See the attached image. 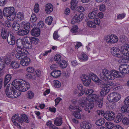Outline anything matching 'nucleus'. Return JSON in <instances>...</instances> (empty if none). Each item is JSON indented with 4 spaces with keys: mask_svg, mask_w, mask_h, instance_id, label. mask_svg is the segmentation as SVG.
<instances>
[{
    "mask_svg": "<svg viewBox=\"0 0 129 129\" xmlns=\"http://www.w3.org/2000/svg\"><path fill=\"white\" fill-rule=\"evenodd\" d=\"M27 95L28 98L31 99L34 97V93L32 91H29L28 92Z\"/></svg>",
    "mask_w": 129,
    "mask_h": 129,
    "instance_id": "nucleus-52",
    "label": "nucleus"
},
{
    "mask_svg": "<svg viewBox=\"0 0 129 129\" xmlns=\"http://www.w3.org/2000/svg\"><path fill=\"white\" fill-rule=\"evenodd\" d=\"M16 17L21 20H23L24 18V15L21 12H19L17 14Z\"/></svg>",
    "mask_w": 129,
    "mask_h": 129,
    "instance_id": "nucleus-49",
    "label": "nucleus"
},
{
    "mask_svg": "<svg viewBox=\"0 0 129 129\" xmlns=\"http://www.w3.org/2000/svg\"><path fill=\"white\" fill-rule=\"evenodd\" d=\"M87 25L90 27L94 28L96 27L95 24L94 22L90 21H89L87 23Z\"/></svg>",
    "mask_w": 129,
    "mask_h": 129,
    "instance_id": "nucleus-48",
    "label": "nucleus"
},
{
    "mask_svg": "<svg viewBox=\"0 0 129 129\" xmlns=\"http://www.w3.org/2000/svg\"><path fill=\"white\" fill-rule=\"evenodd\" d=\"M77 10L80 12H83L85 11L84 8L81 6H79L77 7Z\"/></svg>",
    "mask_w": 129,
    "mask_h": 129,
    "instance_id": "nucleus-60",
    "label": "nucleus"
},
{
    "mask_svg": "<svg viewBox=\"0 0 129 129\" xmlns=\"http://www.w3.org/2000/svg\"><path fill=\"white\" fill-rule=\"evenodd\" d=\"M35 12L37 13L39 11V6L37 4H35V7L34 9Z\"/></svg>",
    "mask_w": 129,
    "mask_h": 129,
    "instance_id": "nucleus-61",
    "label": "nucleus"
},
{
    "mask_svg": "<svg viewBox=\"0 0 129 129\" xmlns=\"http://www.w3.org/2000/svg\"><path fill=\"white\" fill-rule=\"evenodd\" d=\"M5 25L6 26L10 27L11 26L12 23L10 21L6 20L5 22Z\"/></svg>",
    "mask_w": 129,
    "mask_h": 129,
    "instance_id": "nucleus-57",
    "label": "nucleus"
},
{
    "mask_svg": "<svg viewBox=\"0 0 129 129\" xmlns=\"http://www.w3.org/2000/svg\"><path fill=\"white\" fill-rule=\"evenodd\" d=\"M69 108L70 109H72L76 110L74 111L73 114L75 117L79 119L81 118V115L79 112L81 111V110L80 107L77 106H73L71 105L70 106Z\"/></svg>",
    "mask_w": 129,
    "mask_h": 129,
    "instance_id": "nucleus-9",
    "label": "nucleus"
},
{
    "mask_svg": "<svg viewBox=\"0 0 129 129\" xmlns=\"http://www.w3.org/2000/svg\"><path fill=\"white\" fill-rule=\"evenodd\" d=\"M10 67L12 69H17L20 67V64L18 61L13 60L11 62Z\"/></svg>",
    "mask_w": 129,
    "mask_h": 129,
    "instance_id": "nucleus-21",
    "label": "nucleus"
},
{
    "mask_svg": "<svg viewBox=\"0 0 129 129\" xmlns=\"http://www.w3.org/2000/svg\"><path fill=\"white\" fill-rule=\"evenodd\" d=\"M78 58L82 61H86L88 59L87 55L85 54L81 53L78 54Z\"/></svg>",
    "mask_w": 129,
    "mask_h": 129,
    "instance_id": "nucleus-28",
    "label": "nucleus"
},
{
    "mask_svg": "<svg viewBox=\"0 0 129 129\" xmlns=\"http://www.w3.org/2000/svg\"><path fill=\"white\" fill-rule=\"evenodd\" d=\"M40 31L39 28H35L32 29L30 31L31 35L35 37L39 36L40 34Z\"/></svg>",
    "mask_w": 129,
    "mask_h": 129,
    "instance_id": "nucleus-19",
    "label": "nucleus"
},
{
    "mask_svg": "<svg viewBox=\"0 0 129 129\" xmlns=\"http://www.w3.org/2000/svg\"><path fill=\"white\" fill-rule=\"evenodd\" d=\"M10 41L7 40L8 44L12 46L14 45L15 43V37L14 35L13 34H10Z\"/></svg>",
    "mask_w": 129,
    "mask_h": 129,
    "instance_id": "nucleus-29",
    "label": "nucleus"
},
{
    "mask_svg": "<svg viewBox=\"0 0 129 129\" xmlns=\"http://www.w3.org/2000/svg\"><path fill=\"white\" fill-rule=\"evenodd\" d=\"M105 81H106V82L105 83V85L107 86V87L112 86L113 84V83L111 81H108V80H105Z\"/></svg>",
    "mask_w": 129,
    "mask_h": 129,
    "instance_id": "nucleus-54",
    "label": "nucleus"
},
{
    "mask_svg": "<svg viewBox=\"0 0 129 129\" xmlns=\"http://www.w3.org/2000/svg\"><path fill=\"white\" fill-rule=\"evenodd\" d=\"M99 96L95 94H89L86 98V100L89 102H94L99 100Z\"/></svg>",
    "mask_w": 129,
    "mask_h": 129,
    "instance_id": "nucleus-12",
    "label": "nucleus"
},
{
    "mask_svg": "<svg viewBox=\"0 0 129 129\" xmlns=\"http://www.w3.org/2000/svg\"><path fill=\"white\" fill-rule=\"evenodd\" d=\"M98 106L99 108H102L103 106V100L102 99H100L99 101L97 103Z\"/></svg>",
    "mask_w": 129,
    "mask_h": 129,
    "instance_id": "nucleus-59",
    "label": "nucleus"
},
{
    "mask_svg": "<svg viewBox=\"0 0 129 129\" xmlns=\"http://www.w3.org/2000/svg\"><path fill=\"white\" fill-rule=\"evenodd\" d=\"M26 70L28 72L30 73H33L34 71L33 68L31 67H28L27 68Z\"/></svg>",
    "mask_w": 129,
    "mask_h": 129,
    "instance_id": "nucleus-63",
    "label": "nucleus"
},
{
    "mask_svg": "<svg viewBox=\"0 0 129 129\" xmlns=\"http://www.w3.org/2000/svg\"><path fill=\"white\" fill-rule=\"evenodd\" d=\"M26 37L23 38L22 39L19 38L16 41V44L17 46V48H23V45L24 42L27 41Z\"/></svg>",
    "mask_w": 129,
    "mask_h": 129,
    "instance_id": "nucleus-15",
    "label": "nucleus"
},
{
    "mask_svg": "<svg viewBox=\"0 0 129 129\" xmlns=\"http://www.w3.org/2000/svg\"><path fill=\"white\" fill-rule=\"evenodd\" d=\"M93 92V90L92 89H87L85 92V94L86 95H88V94H91Z\"/></svg>",
    "mask_w": 129,
    "mask_h": 129,
    "instance_id": "nucleus-56",
    "label": "nucleus"
},
{
    "mask_svg": "<svg viewBox=\"0 0 129 129\" xmlns=\"http://www.w3.org/2000/svg\"><path fill=\"white\" fill-rule=\"evenodd\" d=\"M119 70L122 74L129 73V65L123 64L119 66Z\"/></svg>",
    "mask_w": 129,
    "mask_h": 129,
    "instance_id": "nucleus-10",
    "label": "nucleus"
},
{
    "mask_svg": "<svg viewBox=\"0 0 129 129\" xmlns=\"http://www.w3.org/2000/svg\"><path fill=\"white\" fill-rule=\"evenodd\" d=\"M26 38L27 40L26 41L24 42L23 45V47L29 49H31L32 46V45L30 42V38L28 37H26Z\"/></svg>",
    "mask_w": 129,
    "mask_h": 129,
    "instance_id": "nucleus-16",
    "label": "nucleus"
},
{
    "mask_svg": "<svg viewBox=\"0 0 129 129\" xmlns=\"http://www.w3.org/2000/svg\"><path fill=\"white\" fill-rule=\"evenodd\" d=\"M111 52L114 56L121 58L122 59H124L125 58L123 55L129 57V45L126 44L124 46H122L120 49L118 47H113L111 49Z\"/></svg>",
    "mask_w": 129,
    "mask_h": 129,
    "instance_id": "nucleus-2",
    "label": "nucleus"
},
{
    "mask_svg": "<svg viewBox=\"0 0 129 129\" xmlns=\"http://www.w3.org/2000/svg\"><path fill=\"white\" fill-rule=\"evenodd\" d=\"M110 89L106 87H104L101 89L100 92V95L101 96H105L109 91Z\"/></svg>",
    "mask_w": 129,
    "mask_h": 129,
    "instance_id": "nucleus-26",
    "label": "nucleus"
},
{
    "mask_svg": "<svg viewBox=\"0 0 129 129\" xmlns=\"http://www.w3.org/2000/svg\"><path fill=\"white\" fill-rule=\"evenodd\" d=\"M120 42L123 44H124V46L126 44H126L127 42L128 39L126 37L124 36L121 35L120 37ZM128 45H129L128 44Z\"/></svg>",
    "mask_w": 129,
    "mask_h": 129,
    "instance_id": "nucleus-32",
    "label": "nucleus"
},
{
    "mask_svg": "<svg viewBox=\"0 0 129 129\" xmlns=\"http://www.w3.org/2000/svg\"><path fill=\"white\" fill-rule=\"evenodd\" d=\"M60 67L62 69L66 68L67 65V63L66 61L64 60H62L59 63H58Z\"/></svg>",
    "mask_w": 129,
    "mask_h": 129,
    "instance_id": "nucleus-38",
    "label": "nucleus"
},
{
    "mask_svg": "<svg viewBox=\"0 0 129 129\" xmlns=\"http://www.w3.org/2000/svg\"><path fill=\"white\" fill-rule=\"evenodd\" d=\"M89 75L92 80L97 83H98L99 82V81L100 80L95 74L92 73H90Z\"/></svg>",
    "mask_w": 129,
    "mask_h": 129,
    "instance_id": "nucleus-34",
    "label": "nucleus"
},
{
    "mask_svg": "<svg viewBox=\"0 0 129 129\" xmlns=\"http://www.w3.org/2000/svg\"><path fill=\"white\" fill-rule=\"evenodd\" d=\"M54 60L57 63H59L62 60H61V56L59 54H56L54 57Z\"/></svg>",
    "mask_w": 129,
    "mask_h": 129,
    "instance_id": "nucleus-43",
    "label": "nucleus"
},
{
    "mask_svg": "<svg viewBox=\"0 0 129 129\" xmlns=\"http://www.w3.org/2000/svg\"><path fill=\"white\" fill-rule=\"evenodd\" d=\"M53 36L54 39L55 40H56L59 37V36L58 35V32L56 31H55L54 32Z\"/></svg>",
    "mask_w": 129,
    "mask_h": 129,
    "instance_id": "nucleus-58",
    "label": "nucleus"
},
{
    "mask_svg": "<svg viewBox=\"0 0 129 129\" xmlns=\"http://www.w3.org/2000/svg\"><path fill=\"white\" fill-rule=\"evenodd\" d=\"M15 17V12L9 15V16L7 17H7L8 20L10 21L13 20Z\"/></svg>",
    "mask_w": 129,
    "mask_h": 129,
    "instance_id": "nucleus-44",
    "label": "nucleus"
},
{
    "mask_svg": "<svg viewBox=\"0 0 129 129\" xmlns=\"http://www.w3.org/2000/svg\"><path fill=\"white\" fill-rule=\"evenodd\" d=\"M16 51L17 53L15 54L16 57L19 59L24 58L28 52V51L24 48H17Z\"/></svg>",
    "mask_w": 129,
    "mask_h": 129,
    "instance_id": "nucleus-4",
    "label": "nucleus"
},
{
    "mask_svg": "<svg viewBox=\"0 0 129 129\" xmlns=\"http://www.w3.org/2000/svg\"><path fill=\"white\" fill-rule=\"evenodd\" d=\"M21 24L22 26V27H23L24 30H28V31L29 32L30 26V24L29 22L23 21L21 23Z\"/></svg>",
    "mask_w": 129,
    "mask_h": 129,
    "instance_id": "nucleus-27",
    "label": "nucleus"
},
{
    "mask_svg": "<svg viewBox=\"0 0 129 129\" xmlns=\"http://www.w3.org/2000/svg\"><path fill=\"white\" fill-rule=\"evenodd\" d=\"M12 27L15 31L18 30L20 28V25L17 21H14L12 25Z\"/></svg>",
    "mask_w": 129,
    "mask_h": 129,
    "instance_id": "nucleus-35",
    "label": "nucleus"
},
{
    "mask_svg": "<svg viewBox=\"0 0 129 129\" xmlns=\"http://www.w3.org/2000/svg\"><path fill=\"white\" fill-rule=\"evenodd\" d=\"M30 39L31 40L30 42L32 44L33 43L36 44H38L39 41V39L34 37L30 38Z\"/></svg>",
    "mask_w": 129,
    "mask_h": 129,
    "instance_id": "nucleus-46",
    "label": "nucleus"
},
{
    "mask_svg": "<svg viewBox=\"0 0 129 129\" xmlns=\"http://www.w3.org/2000/svg\"><path fill=\"white\" fill-rule=\"evenodd\" d=\"M105 126L109 129H111L114 126L113 124L109 122H106L105 124Z\"/></svg>",
    "mask_w": 129,
    "mask_h": 129,
    "instance_id": "nucleus-47",
    "label": "nucleus"
},
{
    "mask_svg": "<svg viewBox=\"0 0 129 129\" xmlns=\"http://www.w3.org/2000/svg\"><path fill=\"white\" fill-rule=\"evenodd\" d=\"M62 123V118L60 116L56 118L54 120V124L57 126H60Z\"/></svg>",
    "mask_w": 129,
    "mask_h": 129,
    "instance_id": "nucleus-25",
    "label": "nucleus"
},
{
    "mask_svg": "<svg viewBox=\"0 0 129 129\" xmlns=\"http://www.w3.org/2000/svg\"><path fill=\"white\" fill-rule=\"evenodd\" d=\"M100 75L101 78L104 80L108 79L112 80V78L110 75V72L106 69L103 70Z\"/></svg>",
    "mask_w": 129,
    "mask_h": 129,
    "instance_id": "nucleus-6",
    "label": "nucleus"
},
{
    "mask_svg": "<svg viewBox=\"0 0 129 129\" xmlns=\"http://www.w3.org/2000/svg\"><path fill=\"white\" fill-rule=\"evenodd\" d=\"M78 26L77 25H75L73 27L71 30V31L74 35L81 34L82 32H79L78 31Z\"/></svg>",
    "mask_w": 129,
    "mask_h": 129,
    "instance_id": "nucleus-36",
    "label": "nucleus"
},
{
    "mask_svg": "<svg viewBox=\"0 0 129 129\" xmlns=\"http://www.w3.org/2000/svg\"><path fill=\"white\" fill-rule=\"evenodd\" d=\"M94 107V103H89L88 107L86 106L84 108L85 111H87L89 113L90 112V110H92Z\"/></svg>",
    "mask_w": 129,
    "mask_h": 129,
    "instance_id": "nucleus-33",
    "label": "nucleus"
},
{
    "mask_svg": "<svg viewBox=\"0 0 129 129\" xmlns=\"http://www.w3.org/2000/svg\"><path fill=\"white\" fill-rule=\"evenodd\" d=\"M20 116L21 117H19L18 114H17L12 116L11 119L14 124L20 128H21V127L19 123H21L22 124L23 121L27 123L29 122L28 119L26 115L22 114H21Z\"/></svg>",
    "mask_w": 129,
    "mask_h": 129,
    "instance_id": "nucleus-3",
    "label": "nucleus"
},
{
    "mask_svg": "<svg viewBox=\"0 0 129 129\" xmlns=\"http://www.w3.org/2000/svg\"><path fill=\"white\" fill-rule=\"evenodd\" d=\"M110 75H111L112 80L113 79L114 77L116 78H120L122 77V74L120 72H118L115 70L112 71V72L110 73Z\"/></svg>",
    "mask_w": 129,
    "mask_h": 129,
    "instance_id": "nucleus-17",
    "label": "nucleus"
},
{
    "mask_svg": "<svg viewBox=\"0 0 129 129\" xmlns=\"http://www.w3.org/2000/svg\"><path fill=\"white\" fill-rule=\"evenodd\" d=\"M12 78V76L10 74H8L5 77V80H7L8 81H10Z\"/></svg>",
    "mask_w": 129,
    "mask_h": 129,
    "instance_id": "nucleus-64",
    "label": "nucleus"
},
{
    "mask_svg": "<svg viewBox=\"0 0 129 129\" xmlns=\"http://www.w3.org/2000/svg\"><path fill=\"white\" fill-rule=\"evenodd\" d=\"M1 58H0V71L2 70L5 67L4 62H3L2 59L1 60Z\"/></svg>",
    "mask_w": 129,
    "mask_h": 129,
    "instance_id": "nucleus-55",
    "label": "nucleus"
},
{
    "mask_svg": "<svg viewBox=\"0 0 129 129\" xmlns=\"http://www.w3.org/2000/svg\"><path fill=\"white\" fill-rule=\"evenodd\" d=\"M94 22L95 25L96 24L98 25H99L100 23V19L98 18H95L94 20Z\"/></svg>",
    "mask_w": 129,
    "mask_h": 129,
    "instance_id": "nucleus-62",
    "label": "nucleus"
},
{
    "mask_svg": "<svg viewBox=\"0 0 129 129\" xmlns=\"http://www.w3.org/2000/svg\"><path fill=\"white\" fill-rule=\"evenodd\" d=\"M61 74V72L59 70H55L52 72L51 73V75L53 77L56 78L59 77Z\"/></svg>",
    "mask_w": 129,
    "mask_h": 129,
    "instance_id": "nucleus-31",
    "label": "nucleus"
},
{
    "mask_svg": "<svg viewBox=\"0 0 129 129\" xmlns=\"http://www.w3.org/2000/svg\"><path fill=\"white\" fill-rule=\"evenodd\" d=\"M105 122V119L104 118H102L96 121L95 124L97 125L102 126L104 124Z\"/></svg>",
    "mask_w": 129,
    "mask_h": 129,
    "instance_id": "nucleus-37",
    "label": "nucleus"
},
{
    "mask_svg": "<svg viewBox=\"0 0 129 129\" xmlns=\"http://www.w3.org/2000/svg\"><path fill=\"white\" fill-rule=\"evenodd\" d=\"M53 83L54 87L57 88H58L60 87L61 83L58 80H54L53 81Z\"/></svg>",
    "mask_w": 129,
    "mask_h": 129,
    "instance_id": "nucleus-50",
    "label": "nucleus"
},
{
    "mask_svg": "<svg viewBox=\"0 0 129 129\" xmlns=\"http://www.w3.org/2000/svg\"><path fill=\"white\" fill-rule=\"evenodd\" d=\"M30 62V59L29 58L26 57L24 59H21L20 61L21 65L23 66H28Z\"/></svg>",
    "mask_w": 129,
    "mask_h": 129,
    "instance_id": "nucleus-22",
    "label": "nucleus"
},
{
    "mask_svg": "<svg viewBox=\"0 0 129 129\" xmlns=\"http://www.w3.org/2000/svg\"><path fill=\"white\" fill-rule=\"evenodd\" d=\"M53 19L51 16L48 17L45 19L46 22L48 23L49 25H50L52 22Z\"/></svg>",
    "mask_w": 129,
    "mask_h": 129,
    "instance_id": "nucleus-45",
    "label": "nucleus"
},
{
    "mask_svg": "<svg viewBox=\"0 0 129 129\" xmlns=\"http://www.w3.org/2000/svg\"><path fill=\"white\" fill-rule=\"evenodd\" d=\"M29 31L24 29H20L17 32V35L20 36H22L28 34Z\"/></svg>",
    "mask_w": 129,
    "mask_h": 129,
    "instance_id": "nucleus-30",
    "label": "nucleus"
},
{
    "mask_svg": "<svg viewBox=\"0 0 129 129\" xmlns=\"http://www.w3.org/2000/svg\"><path fill=\"white\" fill-rule=\"evenodd\" d=\"M45 8V11L47 14H49L53 11V7L51 4L48 3L46 4Z\"/></svg>",
    "mask_w": 129,
    "mask_h": 129,
    "instance_id": "nucleus-20",
    "label": "nucleus"
},
{
    "mask_svg": "<svg viewBox=\"0 0 129 129\" xmlns=\"http://www.w3.org/2000/svg\"><path fill=\"white\" fill-rule=\"evenodd\" d=\"M122 122L124 125H127L129 123V119L126 117H124L122 120Z\"/></svg>",
    "mask_w": 129,
    "mask_h": 129,
    "instance_id": "nucleus-51",
    "label": "nucleus"
},
{
    "mask_svg": "<svg viewBox=\"0 0 129 129\" xmlns=\"http://www.w3.org/2000/svg\"><path fill=\"white\" fill-rule=\"evenodd\" d=\"M86 99L84 100L79 102V105L80 106L83 108L85 107L88 104V102Z\"/></svg>",
    "mask_w": 129,
    "mask_h": 129,
    "instance_id": "nucleus-42",
    "label": "nucleus"
},
{
    "mask_svg": "<svg viewBox=\"0 0 129 129\" xmlns=\"http://www.w3.org/2000/svg\"><path fill=\"white\" fill-rule=\"evenodd\" d=\"M105 40L107 43L113 44L116 43L118 41V38L116 36L112 35L105 36Z\"/></svg>",
    "mask_w": 129,
    "mask_h": 129,
    "instance_id": "nucleus-8",
    "label": "nucleus"
},
{
    "mask_svg": "<svg viewBox=\"0 0 129 129\" xmlns=\"http://www.w3.org/2000/svg\"><path fill=\"white\" fill-rule=\"evenodd\" d=\"M77 1L76 0H72L71 3V9L73 10H75L76 8Z\"/></svg>",
    "mask_w": 129,
    "mask_h": 129,
    "instance_id": "nucleus-39",
    "label": "nucleus"
},
{
    "mask_svg": "<svg viewBox=\"0 0 129 129\" xmlns=\"http://www.w3.org/2000/svg\"><path fill=\"white\" fill-rule=\"evenodd\" d=\"M37 19L38 18L36 15L35 14H33L30 18L31 22L33 23V24H35V23L37 20Z\"/></svg>",
    "mask_w": 129,
    "mask_h": 129,
    "instance_id": "nucleus-40",
    "label": "nucleus"
},
{
    "mask_svg": "<svg viewBox=\"0 0 129 129\" xmlns=\"http://www.w3.org/2000/svg\"><path fill=\"white\" fill-rule=\"evenodd\" d=\"M15 12V9L13 7L5 8L3 11L4 16L7 17Z\"/></svg>",
    "mask_w": 129,
    "mask_h": 129,
    "instance_id": "nucleus-11",
    "label": "nucleus"
},
{
    "mask_svg": "<svg viewBox=\"0 0 129 129\" xmlns=\"http://www.w3.org/2000/svg\"><path fill=\"white\" fill-rule=\"evenodd\" d=\"M125 16V14L124 13H122L119 14L118 15L117 18V19H121L124 18Z\"/></svg>",
    "mask_w": 129,
    "mask_h": 129,
    "instance_id": "nucleus-53",
    "label": "nucleus"
},
{
    "mask_svg": "<svg viewBox=\"0 0 129 129\" xmlns=\"http://www.w3.org/2000/svg\"><path fill=\"white\" fill-rule=\"evenodd\" d=\"M123 118V116L121 114H118L116 116L115 121L117 123H119L121 120Z\"/></svg>",
    "mask_w": 129,
    "mask_h": 129,
    "instance_id": "nucleus-41",
    "label": "nucleus"
},
{
    "mask_svg": "<svg viewBox=\"0 0 129 129\" xmlns=\"http://www.w3.org/2000/svg\"><path fill=\"white\" fill-rule=\"evenodd\" d=\"M105 114L104 116L105 118L108 120H112L115 118V114L111 111H109L107 112V113Z\"/></svg>",
    "mask_w": 129,
    "mask_h": 129,
    "instance_id": "nucleus-14",
    "label": "nucleus"
},
{
    "mask_svg": "<svg viewBox=\"0 0 129 129\" xmlns=\"http://www.w3.org/2000/svg\"><path fill=\"white\" fill-rule=\"evenodd\" d=\"M98 12V10L97 8H95L88 14V17L91 19H93L96 17L97 14Z\"/></svg>",
    "mask_w": 129,
    "mask_h": 129,
    "instance_id": "nucleus-18",
    "label": "nucleus"
},
{
    "mask_svg": "<svg viewBox=\"0 0 129 129\" xmlns=\"http://www.w3.org/2000/svg\"><path fill=\"white\" fill-rule=\"evenodd\" d=\"M120 98V94L116 92L111 93L108 96V100L110 102H116L119 101Z\"/></svg>",
    "mask_w": 129,
    "mask_h": 129,
    "instance_id": "nucleus-5",
    "label": "nucleus"
},
{
    "mask_svg": "<svg viewBox=\"0 0 129 129\" xmlns=\"http://www.w3.org/2000/svg\"><path fill=\"white\" fill-rule=\"evenodd\" d=\"M84 17V15L83 13H81L78 14H76L72 18L71 23L73 24L79 23L82 21Z\"/></svg>",
    "mask_w": 129,
    "mask_h": 129,
    "instance_id": "nucleus-7",
    "label": "nucleus"
},
{
    "mask_svg": "<svg viewBox=\"0 0 129 129\" xmlns=\"http://www.w3.org/2000/svg\"><path fill=\"white\" fill-rule=\"evenodd\" d=\"M83 83L86 86H88L91 82V79L90 77L88 75L84 74L82 79Z\"/></svg>",
    "mask_w": 129,
    "mask_h": 129,
    "instance_id": "nucleus-13",
    "label": "nucleus"
},
{
    "mask_svg": "<svg viewBox=\"0 0 129 129\" xmlns=\"http://www.w3.org/2000/svg\"><path fill=\"white\" fill-rule=\"evenodd\" d=\"M11 84H9L6 87L5 92L7 96L11 98L17 97L20 95V92L15 91V88L19 91L24 92L28 90L30 85L28 82L22 79H16L14 80Z\"/></svg>",
    "mask_w": 129,
    "mask_h": 129,
    "instance_id": "nucleus-1",
    "label": "nucleus"
},
{
    "mask_svg": "<svg viewBox=\"0 0 129 129\" xmlns=\"http://www.w3.org/2000/svg\"><path fill=\"white\" fill-rule=\"evenodd\" d=\"M1 35L2 38L4 39L8 38L9 35V32L6 30L2 29L1 31Z\"/></svg>",
    "mask_w": 129,
    "mask_h": 129,
    "instance_id": "nucleus-23",
    "label": "nucleus"
},
{
    "mask_svg": "<svg viewBox=\"0 0 129 129\" xmlns=\"http://www.w3.org/2000/svg\"><path fill=\"white\" fill-rule=\"evenodd\" d=\"M91 126V124L88 122H84L81 125V129H90Z\"/></svg>",
    "mask_w": 129,
    "mask_h": 129,
    "instance_id": "nucleus-24",
    "label": "nucleus"
}]
</instances>
